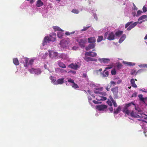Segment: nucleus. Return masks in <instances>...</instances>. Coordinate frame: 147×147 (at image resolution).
<instances>
[{
	"mask_svg": "<svg viewBox=\"0 0 147 147\" xmlns=\"http://www.w3.org/2000/svg\"><path fill=\"white\" fill-rule=\"evenodd\" d=\"M68 67L72 69H76L78 67V65L76 63H72L69 65Z\"/></svg>",
	"mask_w": 147,
	"mask_h": 147,
	"instance_id": "14",
	"label": "nucleus"
},
{
	"mask_svg": "<svg viewBox=\"0 0 147 147\" xmlns=\"http://www.w3.org/2000/svg\"><path fill=\"white\" fill-rule=\"evenodd\" d=\"M49 57L52 58H54L57 56L58 54L57 52L54 51H49Z\"/></svg>",
	"mask_w": 147,
	"mask_h": 147,
	"instance_id": "7",
	"label": "nucleus"
},
{
	"mask_svg": "<svg viewBox=\"0 0 147 147\" xmlns=\"http://www.w3.org/2000/svg\"><path fill=\"white\" fill-rule=\"evenodd\" d=\"M146 71L145 69H142L138 70V73H140L144 71Z\"/></svg>",
	"mask_w": 147,
	"mask_h": 147,
	"instance_id": "48",
	"label": "nucleus"
},
{
	"mask_svg": "<svg viewBox=\"0 0 147 147\" xmlns=\"http://www.w3.org/2000/svg\"><path fill=\"white\" fill-rule=\"evenodd\" d=\"M84 59L87 61H92L93 60V58L88 57H86L84 58Z\"/></svg>",
	"mask_w": 147,
	"mask_h": 147,
	"instance_id": "30",
	"label": "nucleus"
},
{
	"mask_svg": "<svg viewBox=\"0 0 147 147\" xmlns=\"http://www.w3.org/2000/svg\"><path fill=\"white\" fill-rule=\"evenodd\" d=\"M123 62L124 64H125L126 65L128 66H133L135 65V63H132L125 61H123Z\"/></svg>",
	"mask_w": 147,
	"mask_h": 147,
	"instance_id": "17",
	"label": "nucleus"
},
{
	"mask_svg": "<svg viewBox=\"0 0 147 147\" xmlns=\"http://www.w3.org/2000/svg\"><path fill=\"white\" fill-rule=\"evenodd\" d=\"M98 60L100 61H102V62L104 63H108L110 61V59L107 58H103L102 59L99 58Z\"/></svg>",
	"mask_w": 147,
	"mask_h": 147,
	"instance_id": "18",
	"label": "nucleus"
},
{
	"mask_svg": "<svg viewBox=\"0 0 147 147\" xmlns=\"http://www.w3.org/2000/svg\"><path fill=\"white\" fill-rule=\"evenodd\" d=\"M133 5H134V7L132 8V10H137V7L135 5H134V3H133Z\"/></svg>",
	"mask_w": 147,
	"mask_h": 147,
	"instance_id": "52",
	"label": "nucleus"
},
{
	"mask_svg": "<svg viewBox=\"0 0 147 147\" xmlns=\"http://www.w3.org/2000/svg\"><path fill=\"white\" fill-rule=\"evenodd\" d=\"M107 108V106L105 105H101L96 106V109L100 111H104Z\"/></svg>",
	"mask_w": 147,
	"mask_h": 147,
	"instance_id": "6",
	"label": "nucleus"
},
{
	"mask_svg": "<svg viewBox=\"0 0 147 147\" xmlns=\"http://www.w3.org/2000/svg\"><path fill=\"white\" fill-rule=\"evenodd\" d=\"M59 57L60 58H61L62 59H63L64 60H68L69 59L68 57V55L64 53H62L60 54Z\"/></svg>",
	"mask_w": 147,
	"mask_h": 147,
	"instance_id": "12",
	"label": "nucleus"
},
{
	"mask_svg": "<svg viewBox=\"0 0 147 147\" xmlns=\"http://www.w3.org/2000/svg\"><path fill=\"white\" fill-rule=\"evenodd\" d=\"M117 73L116 70L115 68L112 69L111 71V74L112 75H115Z\"/></svg>",
	"mask_w": 147,
	"mask_h": 147,
	"instance_id": "37",
	"label": "nucleus"
},
{
	"mask_svg": "<svg viewBox=\"0 0 147 147\" xmlns=\"http://www.w3.org/2000/svg\"><path fill=\"white\" fill-rule=\"evenodd\" d=\"M112 102L110 100L109 101H107V103L108 104V105L110 106H111L112 105Z\"/></svg>",
	"mask_w": 147,
	"mask_h": 147,
	"instance_id": "46",
	"label": "nucleus"
},
{
	"mask_svg": "<svg viewBox=\"0 0 147 147\" xmlns=\"http://www.w3.org/2000/svg\"><path fill=\"white\" fill-rule=\"evenodd\" d=\"M36 6L38 7L42 6L44 5L43 3L41 0H38L36 1Z\"/></svg>",
	"mask_w": 147,
	"mask_h": 147,
	"instance_id": "16",
	"label": "nucleus"
},
{
	"mask_svg": "<svg viewBox=\"0 0 147 147\" xmlns=\"http://www.w3.org/2000/svg\"><path fill=\"white\" fill-rule=\"evenodd\" d=\"M122 80H118L117 82V84H119L121 83Z\"/></svg>",
	"mask_w": 147,
	"mask_h": 147,
	"instance_id": "57",
	"label": "nucleus"
},
{
	"mask_svg": "<svg viewBox=\"0 0 147 147\" xmlns=\"http://www.w3.org/2000/svg\"><path fill=\"white\" fill-rule=\"evenodd\" d=\"M115 37V36L113 32H111L109 34L107 39L110 40H113L114 39Z\"/></svg>",
	"mask_w": 147,
	"mask_h": 147,
	"instance_id": "10",
	"label": "nucleus"
},
{
	"mask_svg": "<svg viewBox=\"0 0 147 147\" xmlns=\"http://www.w3.org/2000/svg\"><path fill=\"white\" fill-rule=\"evenodd\" d=\"M107 66H108V67L105 68V69L104 70V72H105L106 71L107 69H111L113 67V65H108Z\"/></svg>",
	"mask_w": 147,
	"mask_h": 147,
	"instance_id": "33",
	"label": "nucleus"
},
{
	"mask_svg": "<svg viewBox=\"0 0 147 147\" xmlns=\"http://www.w3.org/2000/svg\"><path fill=\"white\" fill-rule=\"evenodd\" d=\"M94 92L96 94H100V92H99L97 90H95L94 91Z\"/></svg>",
	"mask_w": 147,
	"mask_h": 147,
	"instance_id": "55",
	"label": "nucleus"
},
{
	"mask_svg": "<svg viewBox=\"0 0 147 147\" xmlns=\"http://www.w3.org/2000/svg\"><path fill=\"white\" fill-rule=\"evenodd\" d=\"M126 37V36L125 34H123L121 38H120L119 42L120 43H122L125 39Z\"/></svg>",
	"mask_w": 147,
	"mask_h": 147,
	"instance_id": "21",
	"label": "nucleus"
},
{
	"mask_svg": "<svg viewBox=\"0 0 147 147\" xmlns=\"http://www.w3.org/2000/svg\"><path fill=\"white\" fill-rule=\"evenodd\" d=\"M90 27V26H88V27H84V28L83 29H82L81 30V31H86Z\"/></svg>",
	"mask_w": 147,
	"mask_h": 147,
	"instance_id": "41",
	"label": "nucleus"
},
{
	"mask_svg": "<svg viewBox=\"0 0 147 147\" xmlns=\"http://www.w3.org/2000/svg\"><path fill=\"white\" fill-rule=\"evenodd\" d=\"M85 55L94 57L96 56L97 54L95 52H92L91 51L90 52H86L85 53Z\"/></svg>",
	"mask_w": 147,
	"mask_h": 147,
	"instance_id": "9",
	"label": "nucleus"
},
{
	"mask_svg": "<svg viewBox=\"0 0 147 147\" xmlns=\"http://www.w3.org/2000/svg\"><path fill=\"white\" fill-rule=\"evenodd\" d=\"M93 102L95 104H99V103H101V102H98V101H96L95 100H93Z\"/></svg>",
	"mask_w": 147,
	"mask_h": 147,
	"instance_id": "54",
	"label": "nucleus"
},
{
	"mask_svg": "<svg viewBox=\"0 0 147 147\" xmlns=\"http://www.w3.org/2000/svg\"><path fill=\"white\" fill-rule=\"evenodd\" d=\"M64 78L59 79L56 81V83H55L54 84H62L64 82Z\"/></svg>",
	"mask_w": 147,
	"mask_h": 147,
	"instance_id": "15",
	"label": "nucleus"
},
{
	"mask_svg": "<svg viewBox=\"0 0 147 147\" xmlns=\"http://www.w3.org/2000/svg\"><path fill=\"white\" fill-rule=\"evenodd\" d=\"M35 69L32 68L31 69H29L28 70L29 72L31 74H34Z\"/></svg>",
	"mask_w": 147,
	"mask_h": 147,
	"instance_id": "40",
	"label": "nucleus"
},
{
	"mask_svg": "<svg viewBox=\"0 0 147 147\" xmlns=\"http://www.w3.org/2000/svg\"><path fill=\"white\" fill-rule=\"evenodd\" d=\"M133 106V107L135 108L136 110H138V108L136 106L135 104L133 102H131L127 104H125V106L123 109V112L128 115H130L132 117H136L138 115L137 113L134 112L133 111L130 113V111L128 110V108L129 107L132 105Z\"/></svg>",
	"mask_w": 147,
	"mask_h": 147,
	"instance_id": "1",
	"label": "nucleus"
},
{
	"mask_svg": "<svg viewBox=\"0 0 147 147\" xmlns=\"http://www.w3.org/2000/svg\"><path fill=\"white\" fill-rule=\"evenodd\" d=\"M71 86L73 88L75 89L79 88V86L74 82L72 84V85H71Z\"/></svg>",
	"mask_w": 147,
	"mask_h": 147,
	"instance_id": "32",
	"label": "nucleus"
},
{
	"mask_svg": "<svg viewBox=\"0 0 147 147\" xmlns=\"http://www.w3.org/2000/svg\"><path fill=\"white\" fill-rule=\"evenodd\" d=\"M63 34L61 32H58L57 33V36L58 37L60 38H62V37L63 36Z\"/></svg>",
	"mask_w": 147,
	"mask_h": 147,
	"instance_id": "31",
	"label": "nucleus"
},
{
	"mask_svg": "<svg viewBox=\"0 0 147 147\" xmlns=\"http://www.w3.org/2000/svg\"><path fill=\"white\" fill-rule=\"evenodd\" d=\"M67 81L69 82H71L73 84L74 82V80H72L71 78H69L68 79Z\"/></svg>",
	"mask_w": 147,
	"mask_h": 147,
	"instance_id": "45",
	"label": "nucleus"
},
{
	"mask_svg": "<svg viewBox=\"0 0 147 147\" xmlns=\"http://www.w3.org/2000/svg\"><path fill=\"white\" fill-rule=\"evenodd\" d=\"M68 43V41L67 40L64 39L60 42L59 44L61 47L65 48L67 46Z\"/></svg>",
	"mask_w": 147,
	"mask_h": 147,
	"instance_id": "5",
	"label": "nucleus"
},
{
	"mask_svg": "<svg viewBox=\"0 0 147 147\" xmlns=\"http://www.w3.org/2000/svg\"><path fill=\"white\" fill-rule=\"evenodd\" d=\"M105 74H104V77H107L109 76V72L108 71H105Z\"/></svg>",
	"mask_w": 147,
	"mask_h": 147,
	"instance_id": "44",
	"label": "nucleus"
},
{
	"mask_svg": "<svg viewBox=\"0 0 147 147\" xmlns=\"http://www.w3.org/2000/svg\"><path fill=\"white\" fill-rule=\"evenodd\" d=\"M122 67V65L120 63H119L117 64V67L119 69L121 68Z\"/></svg>",
	"mask_w": 147,
	"mask_h": 147,
	"instance_id": "43",
	"label": "nucleus"
},
{
	"mask_svg": "<svg viewBox=\"0 0 147 147\" xmlns=\"http://www.w3.org/2000/svg\"><path fill=\"white\" fill-rule=\"evenodd\" d=\"M145 20H142V21H138V24H141L143 22H145Z\"/></svg>",
	"mask_w": 147,
	"mask_h": 147,
	"instance_id": "60",
	"label": "nucleus"
},
{
	"mask_svg": "<svg viewBox=\"0 0 147 147\" xmlns=\"http://www.w3.org/2000/svg\"><path fill=\"white\" fill-rule=\"evenodd\" d=\"M58 65L61 68H65L66 67V65H65V64H64L63 62L60 61H58Z\"/></svg>",
	"mask_w": 147,
	"mask_h": 147,
	"instance_id": "19",
	"label": "nucleus"
},
{
	"mask_svg": "<svg viewBox=\"0 0 147 147\" xmlns=\"http://www.w3.org/2000/svg\"><path fill=\"white\" fill-rule=\"evenodd\" d=\"M137 93H133V94H132V97H135L136 96H137Z\"/></svg>",
	"mask_w": 147,
	"mask_h": 147,
	"instance_id": "59",
	"label": "nucleus"
},
{
	"mask_svg": "<svg viewBox=\"0 0 147 147\" xmlns=\"http://www.w3.org/2000/svg\"><path fill=\"white\" fill-rule=\"evenodd\" d=\"M121 110V107L120 106H119L114 111V113L115 114H117L119 113Z\"/></svg>",
	"mask_w": 147,
	"mask_h": 147,
	"instance_id": "25",
	"label": "nucleus"
},
{
	"mask_svg": "<svg viewBox=\"0 0 147 147\" xmlns=\"http://www.w3.org/2000/svg\"><path fill=\"white\" fill-rule=\"evenodd\" d=\"M33 62H34L33 60L32 59H31V60H30L29 61V63H28V65H32L33 63Z\"/></svg>",
	"mask_w": 147,
	"mask_h": 147,
	"instance_id": "49",
	"label": "nucleus"
},
{
	"mask_svg": "<svg viewBox=\"0 0 147 147\" xmlns=\"http://www.w3.org/2000/svg\"><path fill=\"white\" fill-rule=\"evenodd\" d=\"M111 90L113 92V94L116 96L117 95L118 92V88L117 86L111 89Z\"/></svg>",
	"mask_w": 147,
	"mask_h": 147,
	"instance_id": "11",
	"label": "nucleus"
},
{
	"mask_svg": "<svg viewBox=\"0 0 147 147\" xmlns=\"http://www.w3.org/2000/svg\"><path fill=\"white\" fill-rule=\"evenodd\" d=\"M70 72L71 73L74 74H75L76 73V72L75 71H73L72 70H70V71H69V72H68V73H69Z\"/></svg>",
	"mask_w": 147,
	"mask_h": 147,
	"instance_id": "56",
	"label": "nucleus"
},
{
	"mask_svg": "<svg viewBox=\"0 0 147 147\" xmlns=\"http://www.w3.org/2000/svg\"><path fill=\"white\" fill-rule=\"evenodd\" d=\"M116 82L114 81H111L110 82V84L111 86H114L116 84Z\"/></svg>",
	"mask_w": 147,
	"mask_h": 147,
	"instance_id": "42",
	"label": "nucleus"
},
{
	"mask_svg": "<svg viewBox=\"0 0 147 147\" xmlns=\"http://www.w3.org/2000/svg\"><path fill=\"white\" fill-rule=\"evenodd\" d=\"M87 76V74L86 73L83 74L82 75V77L86 78Z\"/></svg>",
	"mask_w": 147,
	"mask_h": 147,
	"instance_id": "58",
	"label": "nucleus"
},
{
	"mask_svg": "<svg viewBox=\"0 0 147 147\" xmlns=\"http://www.w3.org/2000/svg\"><path fill=\"white\" fill-rule=\"evenodd\" d=\"M60 72H61V73L66 72L67 71L66 70L61 69V70Z\"/></svg>",
	"mask_w": 147,
	"mask_h": 147,
	"instance_id": "61",
	"label": "nucleus"
},
{
	"mask_svg": "<svg viewBox=\"0 0 147 147\" xmlns=\"http://www.w3.org/2000/svg\"><path fill=\"white\" fill-rule=\"evenodd\" d=\"M28 59L27 58L24 59V66L25 67H27L28 66Z\"/></svg>",
	"mask_w": 147,
	"mask_h": 147,
	"instance_id": "26",
	"label": "nucleus"
},
{
	"mask_svg": "<svg viewBox=\"0 0 147 147\" xmlns=\"http://www.w3.org/2000/svg\"><path fill=\"white\" fill-rule=\"evenodd\" d=\"M109 110L111 112H112L113 110V107L111 106H110L109 108Z\"/></svg>",
	"mask_w": 147,
	"mask_h": 147,
	"instance_id": "53",
	"label": "nucleus"
},
{
	"mask_svg": "<svg viewBox=\"0 0 147 147\" xmlns=\"http://www.w3.org/2000/svg\"><path fill=\"white\" fill-rule=\"evenodd\" d=\"M95 43H90L88 45V46L86 48V49L87 50H88L90 49H93L95 47Z\"/></svg>",
	"mask_w": 147,
	"mask_h": 147,
	"instance_id": "13",
	"label": "nucleus"
},
{
	"mask_svg": "<svg viewBox=\"0 0 147 147\" xmlns=\"http://www.w3.org/2000/svg\"><path fill=\"white\" fill-rule=\"evenodd\" d=\"M138 24V22L133 23V22H127L125 25V28H127L128 30H130L132 28L134 27Z\"/></svg>",
	"mask_w": 147,
	"mask_h": 147,
	"instance_id": "3",
	"label": "nucleus"
},
{
	"mask_svg": "<svg viewBox=\"0 0 147 147\" xmlns=\"http://www.w3.org/2000/svg\"><path fill=\"white\" fill-rule=\"evenodd\" d=\"M71 12L74 13L78 14L79 13V11L78 9H74L72 10Z\"/></svg>",
	"mask_w": 147,
	"mask_h": 147,
	"instance_id": "34",
	"label": "nucleus"
},
{
	"mask_svg": "<svg viewBox=\"0 0 147 147\" xmlns=\"http://www.w3.org/2000/svg\"><path fill=\"white\" fill-rule=\"evenodd\" d=\"M138 66L140 68H144V67H146L147 68V64H141L138 65Z\"/></svg>",
	"mask_w": 147,
	"mask_h": 147,
	"instance_id": "35",
	"label": "nucleus"
},
{
	"mask_svg": "<svg viewBox=\"0 0 147 147\" xmlns=\"http://www.w3.org/2000/svg\"><path fill=\"white\" fill-rule=\"evenodd\" d=\"M56 34L54 32L51 33L49 37L46 36L44 38L42 42V45L45 46L47 44V42L49 41H54L56 40Z\"/></svg>",
	"mask_w": 147,
	"mask_h": 147,
	"instance_id": "2",
	"label": "nucleus"
},
{
	"mask_svg": "<svg viewBox=\"0 0 147 147\" xmlns=\"http://www.w3.org/2000/svg\"><path fill=\"white\" fill-rule=\"evenodd\" d=\"M77 41L78 43L79 46L82 48L85 47L84 44L87 42L86 39L85 38L77 39Z\"/></svg>",
	"mask_w": 147,
	"mask_h": 147,
	"instance_id": "4",
	"label": "nucleus"
},
{
	"mask_svg": "<svg viewBox=\"0 0 147 147\" xmlns=\"http://www.w3.org/2000/svg\"><path fill=\"white\" fill-rule=\"evenodd\" d=\"M141 20H145L147 21V16L146 15H143L138 18V21Z\"/></svg>",
	"mask_w": 147,
	"mask_h": 147,
	"instance_id": "20",
	"label": "nucleus"
},
{
	"mask_svg": "<svg viewBox=\"0 0 147 147\" xmlns=\"http://www.w3.org/2000/svg\"><path fill=\"white\" fill-rule=\"evenodd\" d=\"M139 91H142V92H147V91H144V90H143L142 89H139Z\"/></svg>",
	"mask_w": 147,
	"mask_h": 147,
	"instance_id": "63",
	"label": "nucleus"
},
{
	"mask_svg": "<svg viewBox=\"0 0 147 147\" xmlns=\"http://www.w3.org/2000/svg\"><path fill=\"white\" fill-rule=\"evenodd\" d=\"M123 31L118 30L116 32L115 35L117 36H119L123 34Z\"/></svg>",
	"mask_w": 147,
	"mask_h": 147,
	"instance_id": "28",
	"label": "nucleus"
},
{
	"mask_svg": "<svg viewBox=\"0 0 147 147\" xmlns=\"http://www.w3.org/2000/svg\"><path fill=\"white\" fill-rule=\"evenodd\" d=\"M131 82L133 87L136 88L137 87V85L135 83L134 80V79H131Z\"/></svg>",
	"mask_w": 147,
	"mask_h": 147,
	"instance_id": "29",
	"label": "nucleus"
},
{
	"mask_svg": "<svg viewBox=\"0 0 147 147\" xmlns=\"http://www.w3.org/2000/svg\"><path fill=\"white\" fill-rule=\"evenodd\" d=\"M143 11L144 12H146L147 11V8L145 6L143 7Z\"/></svg>",
	"mask_w": 147,
	"mask_h": 147,
	"instance_id": "51",
	"label": "nucleus"
},
{
	"mask_svg": "<svg viewBox=\"0 0 147 147\" xmlns=\"http://www.w3.org/2000/svg\"><path fill=\"white\" fill-rule=\"evenodd\" d=\"M65 34L66 35H69L70 34V33L68 32H66L65 33Z\"/></svg>",
	"mask_w": 147,
	"mask_h": 147,
	"instance_id": "64",
	"label": "nucleus"
},
{
	"mask_svg": "<svg viewBox=\"0 0 147 147\" xmlns=\"http://www.w3.org/2000/svg\"><path fill=\"white\" fill-rule=\"evenodd\" d=\"M132 13L133 16H136V13L135 12H133Z\"/></svg>",
	"mask_w": 147,
	"mask_h": 147,
	"instance_id": "62",
	"label": "nucleus"
},
{
	"mask_svg": "<svg viewBox=\"0 0 147 147\" xmlns=\"http://www.w3.org/2000/svg\"><path fill=\"white\" fill-rule=\"evenodd\" d=\"M13 63L16 65H18L19 64V63L18 59L17 58L13 59Z\"/></svg>",
	"mask_w": 147,
	"mask_h": 147,
	"instance_id": "27",
	"label": "nucleus"
},
{
	"mask_svg": "<svg viewBox=\"0 0 147 147\" xmlns=\"http://www.w3.org/2000/svg\"><path fill=\"white\" fill-rule=\"evenodd\" d=\"M138 98L140 101L143 104L145 103L146 101L147 100V97H143L142 94L138 95Z\"/></svg>",
	"mask_w": 147,
	"mask_h": 147,
	"instance_id": "8",
	"label": "nucleus"
},
{
	"mask_svg": "<svg viewBox=\"0 0 147 147\" xmlns=\"http://www.w3.org/2000/svg\"><path fill=\"white\" fill-rule=\"evenodd\" d=\"M100 94L101 95L105 96L106 95V93L105 92H100Z\"/></svg>",
	"mask_w": 147,
	"mask_h": 147,
	"instance_id": "50",
	"label": "nucleus"
},
{
	"mask_svg": "<svg viewBox=\"0 0 147 147\" xmlns=\"http://www.w3.org/2000/svg\"><path fill=\"white\" fill-rule=\"evenodd\" d=\"M88 42L92 43L95 42H96V39L94 37H91L88 38Z\"/></svg>",
	"mask_w": 147,
	"mask_h": 147,
	"instance_id": "22",
	"label": "nucleus"
},
{
	"mask_svg": "<svg viewBox=\"0 0 147 147\" xmlns=\"http://www.w3.org/2000/svg\"><path fill=\"white\" fill-rule=\"evenodd\" d=\"M111 101L112 102V103H113L114 107H117V104L116 101L113 98H112V99H111Z\"/></svg>",
	"mask_w": 147,
	"mask_h": 147,
	"instance_id": "38",
	"label": "nucleus"
},
{
	"mask_svg": "<svg viewBox=\"0 0 147 147\" xmlns=\"http://www.w3.org/2000/svg\"><path fill=\"white\" fill-rule=\"evenodd\" d=\"M107 98L105 96H102L101 97V98L100 99V100H107Z\"/></svg>",
	"mask_w": 147,
	"mask_h": 147,
	"instance_id": "47",
	"label": "nucleus"
},
{
	"mask_svg": "<svg viewBox=\"0 0 147 147\" xmlns=\"http://www.w3.org/2000/svg\"><path fill=\"white\" fill-rule=\"evenodd\" d=\"M103 37L102 36H98V38L97 39V42H100L103 39Z\"/></svg>",
	"mask_w": 147,
	"mask_h": 147,
	"instance_id": "36",
	"label": "nucleus"
},
{
	"mask_svg": "<svg viewBox=\"0 0 147 147\" xmlns=\"http://www.w3.org/2000/svg\"><path fill=\"white\" fill-rule=\"evenodd\" d=\"M41 73V71L39 68L35 69L34 74H39Z\"/></svg>",
	"mask_w": 147,
	"mask_h": 147,
	"instance_id": "23",
	"label": "nucleus"
},
{
	"mask_svg": "<svg viewBox=\"0 0 147 147\" xmlns=\"http://www.w3.org/2000/svg\"><path fill=\"white\" fill-rule=\"evenodd\" d=\"M53 28L54 29L55 31H58L63 32V30L61 29L59 27L57 26H54Z\"/></svg>",
	"mask_w": 147,
	"mask_h": 147,
	"instance_id": "24",
	"label": "nucleus"
},
{
	"mask_svg": "<svg viewBox=\"0 0 147 147\" xmlns=\"http://www.w3.org/2000/svg\"><path fill=\"white\" fill-rule=\"evenodd\" d=\"M50 79L51 80L52 82H53V83H56L57 81H56V80L54 79V77H53L51 76V77H50Z\"/></svg>",
	"mask_w": 147,
	"mask_h": 147,
	"instance_id": "39",
	"label": "nucleus"
}]
</instances>
